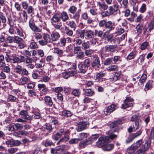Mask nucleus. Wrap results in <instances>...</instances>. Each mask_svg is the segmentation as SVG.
Returning a JSON list of instances; mask_svg holds the SVG:
<instances>
[{
  "label": "nucleus",
  "mask_w": 154,
  "mask_h": 154,
  "mask_svg": "<svg viewBox=\"0 0 154 154\" xmlns=\"http://www.w3.org/2000/svg\"><path fill=\"white\" fill-rule=\"evenodd\" d=\"M139 147H140V149L134 154H144L148 148V143L147 142L143 143L141 140H138L136 143L131 145L127 149V152L129 154H132Z\"/></svg>",
  "instance_id": "1"
},
{
  "label": "nucleus",
  "mask_w": 154,
  "mask_h": 154,
  "mask_svg": "<svg viewBox=\"0 0 154 154\" xmlns=\"http://www.w3.org/2000/svg\"><path fill=\"white\" fill-rule=\"evenodd\" d=\"M29 25L31 30L34 32L33 33V37L37 40L40 39L42 37V35L39 33L42 31V29L35 25L33 20L30 19L29 21Z\"/></svg>",
  "instance_id": "2"
},
{
  "label": "nucleus",
  "mask_w": 154,
  "mask_h": 154,
  "mask_svg": "<svg viewBox=\"0 0 154 154\" xmlns=\"http://www.w3.org/2000/svg\"><path fill=\"white\" fill-rule=\"evenodd\" d=\"M121 8L117 2H115L112 6H110L108 8V10L103 12L102 14L103 17H109L110 15H115L119 9Z\"/></svg>",
  "instance_id": "3"
},
{
  "label": "nucleus",
  "mask_w": 154,
  "mask_h": 154,
  "mask_svg": "<svg viewBox=\"0 0 154 154\" xmlns=\"http://www.w3.org/2000/svg\"><path fill=\"white\" fill-rule=\"evenodd\" d=\"M60 17V14L57 13L53 15L51 19L52 25L55 30H61L63 28L62 23L59 22L61 20Z\"/></svg>",
  "instance_id": "4"
},
{
  "label": "nucleus",
  "mask_w": 154,
  "mask_h": 154,
  "mask_svg": "<svg viewBox=\"0 0 154 154\" xmlns=\"http://www.w3.org/2000/svg\"><path fill=\"white\" fill-rule=\"evenodd\" d=\"M79 37L82 39L92 38L94 37V32L91 30L83 29L79 33Z\"/></svg>",
  "instance_id": "5"
},
{
  "label": "nucleus",
  "mask_w": 154,
  "mask_h": 154,
  "mask_svg": "<svg viewBox=\"0 0 154 154\" xmlns=\"http://www.w3.org/2000/svg\"><path fill=\"white\" fill-rule=\"evenodd\" d=\"M117 137V134L114 132H111L110 133L109 137L106 136L100 138L98 141V143L102 145V144L105 142H109L110 139L112 140L116 138Z\"/></svg>",
  "instance_id": "6"
},
{
  "label": "nucleus",
  "mask_w": 154,
  "mask_h": 154,
  "mask_svg": "<svg viewBox=\"0 0 154 154\" xmlns=\"http://www.w3.org/2000/svg\"><path fill=\"white\" fill-rule=\"evenodd\" d=\"M116 24L115 23L111 21H107L105 25V28L108 30L104 33V35L107 36L108 35L110 32L116 29Z\"/></svg>",
  "instance_id": "7"
},
{
  "label": "nucleus",
  "mask_w": 154,
  "mask_h": 154,
  "mask_svg": "<svg viewBox=\"0 0 154 154\" xmlns=\"http://www.w3.org/2000/svg\"><path fill=\"white\" fill-rule=\"evenodd\" d=\"M42 37V39L39 41V44L42 46L47 44L48 43L51 42V39L50 35L47 33H44Z\"/></svg>",
  "instance_id": "8"
},
{
  "label": "nucleus",
  "mask_w": 154,
  "mask_h": 154,
  "mask_svg": "<svg viewBox=\"0 0 154 154\" xmlns=\"http://www.w3.org/2000/svg\"><path fill=\"white\" fill-rule=\"evenodd\" d=\"M131 121H134V124H133V128L135 130H137L139 126L141 124V120L139 117L137 115H133L131 118Z\"/></svg>",
  "instance_id": "9"
},
{
  "label": "nucleus",
  "mask_w": 154,
  "mask_h": 154,
  "mask_svg": "<svg viewBox=\"0 0 154 154\" xmlns=\"http://www.w3.org/2000/svg\"><path fill=\"white\" fill-rule=\"evenodd\" d=\"M134 100L131 97H127L124 100L122 105V108L126 109L127 108L133 106Z\"/></svg>",
  "instance_id": "10"
},
{
  "label": "nucleus",
  "mask_w": 154,
  "mask_h": 154,
  "mask_svg": "<svg viewBox=\"0 0 154 154\" xmlns=\"http://www.w3.org/2000/svg\"><path fill=\"white\" fill-rule=\"evenodd\" d=\"M6 144L8 147L17 146L20 145L21 143L19 141L14 140L13 139L9 137L7 139Z\"/></svg>",
  "instance_id": "11"
},
{
  "label": "nucleus",
  "mask_w": 154,
  "mask_h": 154,
  "mask_svg": "<svg viewBox=\"0 0 154 154\" xmlns=\"http://www.w3.org/2000/svg\"><path fill=\"white\" fill-rule=\"evenodd\" d=\"M109 142H105L102 145L98 143V141L96 143L97 145H99L100 146H102V149L105 151H110L114 147V145L112 144L108 143Z\"/></svg>",
  "instance_id": "12"
},
{
  "label": "nucleus",
  "mask_w": 154,
  "mask_h": 154,
  "mask_svg": "<svg viewBox=\"0 0 154 154\" xmlns=\"http://www.w3.org/2000/svg\"><path fill=\"white\" fill-rule=\"evenodd\" d=\"M19 115L21 116V118L26 120H31L32 118L29 115V112L26 110H22L19 112Z\"/></svg>",
  "instance_id": "13"
},
{
  "label": "nucleus",
  "mask_w": 154,
  "mask_h": 154,
  "mask_svg": "<svg viewBox=\"0 0 154 154\" xmlns=\"http://www.w3.org/2000/svg\"><path fill=\"white\" fill-rule=\"evenodd\" d=\"M116 46L115 45L106 46L104 48V54H108L109 53L113 52L115 51Z\"/></svg>",
  "instance_id": "14"
},
{
  "label": "nucleus",
  "mask_w": 154,
  "mask_h": 154,
  "mask_svg": "<svg viewBox=\"0 0 154 154\" xmlns=\"http://www.w3.org/2000/svg\"><path fill=\"white\" fill-rule=\"evenodd\" d=\"M19 14L20 15L19 18L20 21L22 23L26 22L28 17L27 12L25 10H23L21 12H20Z\"/></svg>",
  "instance_id": "15"
},
{
  "label": "nucleus",
  "mask_w": 154,
  "mask_h": 154,
  "mask_svg": "<svg viewBox=\"0 0 154 154\" xmlns=\"http://www.w3.org/2000/svg\"><path fill=\"white\" fill-rule=\"evenodd\" d=\"M91 66L94 68L96 70H98L100 67V64L99 59L98 57H96L94 58L91 62Z\"/></svg>",
  "instance_id": "16"
},
{
  "label": "nucleus",
  "mask_w": 154,
  "mask_h": 154,
  "mask_svg": "<svg viewBox=\"0 0 154 154\" xmlns=\"http://www.w3.org/2000/svg\"><path fill=\"white\" fill-rule=\"evenodd\" d=\"M14 42L18 45V47L20 48H23L24 47L25 45L23 42V39L18 36L14 37Z\"/></svg>",
  "instance_id": "17"
},
{
  "label": "nucleus",
  "mask_w": 154,
  "mask_h": 154,
  "mask_svg": "<svg viewBox=\"0 0 154 154\" xmlns=\"http://www.w3.org/2000/svg\"><path fill=\"white\" fill-rule=\"evenodd\" d=\"M88 122H79L78 125L77 131H81L86 129L88 125Z\"/></svg>",
  "instance_id": "18"
},
{
  "label": "nucleus",
  "mask_w": 154,
  "mask_h": 154,
  "mask_svg": "<svg viewBox=\"0 0 154 154\" xmlns=\"http://www.w3.org/2000/svg\"><path fill=\"white\" fill-rule=\"evenodd\" d=\"M60 19L63 22H66L69 19V17L67 12L65 11H63L60 14Z\"/></svg>",
  "instance_id": "19"
},
{
  "label": "nucleus",
  "mask_w": 154,
  "mask_h": 154,
  "mask_svg": "<svg viewBox=\"0 0 154 154\" xmlns=\"http://www.w3.org/2000/svg\"><path fill=\"white\" fill-rule=\"evenodd\" d=\"M43 101L45 104L49 106H51L53 105V102L51 98L50 97L48 96L44 97Z\"/></svg>",
  "instance_id": "20"
},
{
  "label": "nucleus",
  "mask_w": 154,
  "mask_h": 154,
  "mask_svg": "<svg viewBox=\"0 0 154 154\" xmlns=\"http://www.w3.org/2000/svg\"><path fill=\"white\" fill-rule=\"evenodd\" d=\"M60 38V35L57 32H52L51 35V41H56L59 39Z\"/></svg>",
  "instance_id": "21"
},
{
  "label": "nucleus",
  "mask_w": 154,
  "mask_h": 154,
  "mask_svg": "<svg viewBox=\"0 0 154 154\" xmlns=\"http://www.w3.org/2000/svg\"><path fill=\"white\" fill-rule=\"evenodd\" d=\"M28 80V77L22 76L18 80V83L19 85H23L26 84Z\"/></svg>",
  "instance_id": "22"
},
{
  "label": "nucleus",
  "mask_w": 154,
  "mask_h": 154,
  "mask_svg": "<svg viewBox=\"0 0 154 154\" xmlns=\"http://www.w3.org/2000/svg\"><path fill=\"white\" fill-rule=\"evenodd\" d=\"M28 132L24 131H20L18 132L14 133L13 135L15 136L20 137L21 136H25L28 135Z\"/></svg>",
  "instance_id": "23"
},
{
  "label": "nucleus",
  "mask_w": 154,
  "mask_h": 154,
  "mask_svg": "<svg viewBox=\"0 0 154 154\" xmlns=\"http://www.w3.org/2000/svg\"><path fill=\"white\" fill-rule=\"evenodd\" d=\"M97 5L100 9L104 11L107 10L109 8L108 5L104 2H98Z\"/></svg>",
  "instance_id": "24"
},
{
  "label": "nucleus",
  "mask_w": 154,
  "mask_h": 154,
  "mask_svg": "<svg viewBox=\"0 0 154 154\" xmlns=\"http://www.w3.org/2000/svg\"><path fill=\"white\" fill-rule=\"evenodd\" d=\"M79 72L85 73L87 69L82 62H79L78 66Z\"/></svg>",
  "instance_id": "25"
},
{
  "label": "nucleus",
  "mask_w": 154,
  "mask_h": 154,
  "mask_svg": "<svg viewBox=\"0 0 154 154\" xmlns=\"http://www.w3.org/2000/svg\"><path fill=\"white\" fill-rule=\"evenodd\" d=\"M85 94L88 96H91L94 94V91L91 89H85L83 90Z\"/></svg>",
  "instance_id": "26"
},
{
  "label": "nucleus",
  "mask_w": 154,
  "mask_h": 154,
  "mask_svg": "<svg viewBox=\"0 0 154 154\" xmlns=\"http://www.w3.org/2000/svg\"><path fill=\"white\" fill-rule=\"evenodd\" d=\"M147 28L148 29L147 35H149V33L154 29V20H152L148 24Z\"/></svg>",
  "instance_id": "27"
},
{
  "label": "nucleus",
  "mask_w": 154,
  "mask_h": 154,
  "mask_svg": "<svg viewBox=\"0 0 154 154\" xmlns=\"http://www.w3.org/2000/svg\"><path fill=\"white\" fill-rule=\"evenodd\" d=\"M43 128L45 131H48V132L47 133V135L49 133L52 132L53 130V128L50 124H47L44 125L43 126Z\"/></svg>",
  "instance_id": "28"
},
{
  "label": "nucleus",
  "mask_w": 154,
  "mask_h": 154,
  "mask_svg": "<svg viewBox=\"0 0 154 154\" xmlns=\"http://www.w3.org/2000/svg\"><path fill=\"white\" fill-rule=\"evenodd\" d=\"M64 31L66 35L69 36L70 37L72 36L73 33V31L66 26H65Z\"/></svg>",
  "instance_id": "29"
},
{
  "label": "nucleus",
  "mask_w": 154,
  "mask_h": 154,
  "mask_svg": "<svg viewBox=\"0 0 154 154\" xmlns=\"http://www.w3.org/2000/svg\"><path fill=\"white\" fill-rule=\"evenodd\" d=\"M59 113L60 115L66 117H70L72 115V114L70 111L67 110L60 112Z\"/></svg>",
  "instance_id": "30"
},
{
  "label": "nucleus",
  "mask_w": 154,
  "mask_h": 154,
  "mask_svg": "<svg viewBox=\"0 0 154 154\" xmlns=\"http://www.w3.org/2000/svg\"><path fill=\"white\" fill-rule=\"evenodd\" d=\"M66 24L72 29H75L76 27V25L75 21L71 20L69 21H66Z\"/></svg>",
  "instance_id": "31"
},
{
  "label": "nucleus",
  "mask_w": 154,
  "mask_h": 154,
  "mask_svg": "<svg viewBox=\"0 0 154 154\" xmlns=\"http://www.w3.org/2000/svg\"><path fill=\"white\" fill-rule=\"evenodd\" d=\"M137 54L136 51H134L131 52L127 57V60H130L134 59Z\"/></svg>",
  "instance_id": "32"
},
{
  "label": "nucleus",
  "mask_w": 154,
  "mask_h": 154,
  "mask_svg": "<svg viewBox=\"0 0 154 154\" xmlns=\"http://www.w3.org/2000/svg\"><path fill=\"white\" fill-rule=\"evenodd\" d=\"M81 12V10L79 9L77 11L76 13L75 12L73 16V18L74 19L76 22H78L79 21Z\"/></svg>",
  "instance_id": "33"
},
{
  "label": "nucleus",
  "mask_w": 154,
  "mask_h": 154,
  "mask_svg": "<svg viewBox=\"0 0 154 154\" xmlns=\"http://www.w3.org/2000/svg\"><path fill=\"white\" fill-rule=\"evenodd\" d=\"M51 153H52L55 154L57 153L58 154H63V149H56L54 148H51Z\"/></svg>",
  "instance_id": "34"
},
{
  "label": "nucleus",
  "mask_w": 154,
  "mask_h": 154,
  "mask_svg": "<svg viewBox=\"0 0 154 154\" xmlns=\"http://www.w3.org/2000/svg\"><path fill=\"white\" fill-rule=\"evenodd\" d=\"M91 143V142L87 139L81 142L79 144V146L81 148H83L86 145Z\"/></svg>",
  "instance_id": "35"
},
{
  "label": "nucleus",
  "mask_w": 154,
  "mask_h": 154,
  "mask_svg": "<svg viewBox=\"0 0 154 154\" xmlns=\"http://www.w3.org/2000/svg\"><path fill=\"white\" fill-rule=\"evenodd\" d=\"M8 20L9 22V24L10 26L9 29V32L11 34H13L14 32V29L13 27L14 24L11 23V19L9 18H8Z\"/></svg>",
  "instance_id": "36"
},
{
  "label": "nucleus",
  "mask_w": 154,
  "mask_h": 154,
  "mask_svg": "<svg viewBox=\"0 0 154 154\" xmlns=\"http://www.w3.org/2000/svg\"><path fill=\"white\" fill-rule=\"evenodd\" d=\"M91 44L90 42L88 41H87L86 42H84L82 43V49L85 50L89 48Z\"/></svg>",
  "instance_id": "37"
},
{
  "label": "nucleus",
  "mask_w": 154,
  "mask_h": 154,
  "mask_svg": "<svg viewBox=\"0 0 154 154\" xmlns=\"http://www.w3.org/2000/svg\"><path fill=\"white\" fill-rule=\"evenodd\" d=\"M128 0H123L122 1V4H121L120 6L121 8L126 9L128 7Z\"/></svg>",
  "instance_id": "38"
},
{
  "label": "nucleus",
  "mask_w": 154,
  "mask_h": 154,
  "mask_svg": "<svg viewBox=\"0 0 154 154\" xmlns=\"http://www.w3.org/2000/svg\"><path fill=\"white\" fill-rule=\"evenodd\" d=\"M23 68L21 66L17 65L14 69V71L15 72L19 74H21Z\"/></svg>",
  "instance_id": "39"
},
{
  "label": "nucleus",
  "mask_w": 154,
  "mask_h": 154,
  "mask_svg": "<svg viewBox=\"0 0 154 154\" xmlns=\"http://www.w3.org/2000/svg\"><path fill=\"white\" fill-rule=\"evenodd\" d=\"M54 53L60 56H61L63 53L62 50H61L57 48H54Z\"/></svg>",
  "instance_id": "40"
},
{
  "label": "nucleus",
  "mask_w": 154,
  "mask_h": 154,
  "mask_svg": "<svg viewBox=\"0 0 154 154\" xmlns=\"http://www.w3.org/2000/svg\"><path fill=\"white\" fill-rule=\"evenodd\" d=\"M69 138V136L68 135H66L60 139V140L57 142V144H59L61 142H65L67 141Z\"/></svg>",
  "instance_id": "41"
},
{
  "label": "nucleus",
  "mask_w": 154,
  "mask_h": 154,
  "mask_svg": "<svg viewBox=\"0 0 154 154\" xmlns=\"http://www.w3.org/2000/svg\"><path fill=\"white\" fill-rule=\"evenodd\" d=\"M105 75V73H103L102 72L97 73L95 76V79L96 80H99L103 77Z\"/></svg>",
  "instance_id": "42"
},
{
  "label": "nucleus",
  "mask_w": 154,
  "mask_h": 154,
  "mask_svg": "<svg viewBox=\"0 0 154 154\" xmlns=\"http://www.w3.org/2000/svg\"><path fill=\"white\" fill-rule=\"evenodd\" d=\"M88 136V134L86 133H81L79 135L78 138L80 141L82 140L85 138H86Z\"/></svg>",
  "instance_id": "43"
},
{
  "label": "nucleus",
  "mask_w": 154,
  "mask_h": 154,
  "mask_svg": "<svg viewBox=\"0 0 154 154\" xmlns=\"http://www.w3.org/2000/svg\"><path fill=\"white\" fill-rule=\"evenodd\" d=\"M118 70V67L116 65H111L107 68V70L109 71H117Z\"/></svg>",
  "instance_id": "44"
},
{
  "label": "nucleus",
  "mask_w": 154,
  "mask_h": 154,
  "mask_svg": "<svg viewBox=\"0 0 154 154\" xmlns=\"http://www.w3.org/2000/svg\"><path fill=\"white\" fill-rule=\"evenodd\" d=\"M121 123V121L120 120H117L116 121H114L110 124V127L112 128H115Z\"/></svg>",
  "instance_id": "45"
},
{
  "label": "nucleus",
  "mask_w": 154,
  "mask_h": 154,
  "mask_svg": "<svg viewBox=\"0 0 154 154\" xmlns=\"http://www.w3.org/2000/svg\"><path fill=\"white\" fill-rule=\"evenodd\" d=\"M72 94L75 97H79L81 94L79 89H75L72 92Z\"/></svg>",
  "instance_id": "46"
},
{
  "label": "nucleus",
  "mask_w": 154,
  "mask_h": 154,
  "mask_svg": "<svg viewBox=\"0 0 154 154\" xmlns=\"http://www.w3.org/2000/svg\"><path fill=\"white\" fill-rule=\"evenodd\" d=\"M77 10V8L74 6H72L70 7L68 11L69 12L72 14H74L76 12Z\"/></svg>",
  "instance_id": "47"
},
{
  "label": "nucleus",
  "mask_w": 154,
  "mask_h": 154,
  "mask_svg": "<svg viewBox=\"0 0 154 154\" xmlns=\"http://www.w3.org/2000/svg\"><path fill=\"white\" fill-rule=\"evenodd\" d=\"M136 15V14L134 12H132L131 14L130 17L127 19V20L131 22H133L134 20V19Z\"/></svg>",
  "instance_id": "48"
},
{
  "label": "nucleus",
  "mask_w": 154,
  "mask_h": 154,
  "mask_svg": "<svg viewBox=\"0 0 154 154\" xmlns=\"http://www.w3.org/2000/svg\"><path fill=\"white\" fill-rule=\"evenodd\" d=\"M76 55V58L77 59H82L84 58V52L82 51H80L79 52L77 53Z\"/></svg>",
  "instance_id": "49"
},
{
  "label": "nucleus",
  "mask_w": 154,
  "mask_h": 154,
  "mask_svg": "<svg viewBox=\"0 0 154 154\" xmlns=\"http://www.w3.org/2000/svg\"><path fill=\"white\" fill-rule=\"evenodd\" d=\"M149 46V43L146 41L140 45V48L142 50L145 49Z\"/></svg>",
  "instance_id": "50"
},
{
  "label": "nucleus",
  "mask_w": 154,
  "mask_h": 154,
  "mask_svg": "<svg viewBox=\"0 0 154 154\" xmlns=\"http://www.w3.org/2000/svg\"><path fill=\"white\" fill-rule=\"evenodd\" d=\"M113 58L112 57L106 59L104 62V64L105 65H108L112 63Z\"/></svg>",
  "instance_id": "51"
},
{
  "label": "nucleus",
  "mask_w": 154,
  "mask_h": 154,
  "mask_svg": "<svg viewBox=\"0 0 154 154\" xmlns=\"http://www.w3.org/2000/svg\"><path fill=\"white\" fill-rule=\"evenodd\" d=\"M18 149L16 148H9L8 150V152L9 154H13L16 152L17 151Z\"/></svg>",
  "instance_id": "52"
},
{
  "label": "nucleus",
  "mask_w": 154,
  "mask_h": 154,
  "mask_svg": "<svg viewBox=\"0 0 154 154\" xmlns=\"http://www.w3.org/2000/svg\"><path fill=\"white\" fill-rule=\"evenodd\" d=\"M1 69L3 71L8 73L10 72L11 70L10 68L8 65L5 66L3 68H1Z\"/></svg>",
  "instance_id": "53"
},
{
  "label": "nucleus",
  "mask_w": 154,
  "mask_h": 154,
  "mask_svg": "<svg viewBox=\"0 0 154 154\" xmlns=\"http://www.w3.org/2000/svg\"><path fill=\"white\" fill-rule=\"evenodd\" d=\"M103 34V32L101 30L98 31L97 30H95L94 34L99 37L101 38L102 37Z\"/></svg>",
  "instance_id": "54"
},
{
  "label": "nucleus",
  "mask_w": 154,
  "mask_h": 154,
  "mask_svg": "<svg viewBox=\"0 0 154 154\" xmlns=\"http://www.w3.org/2000/svg\"><path fill=\"white\" fill-rule=\"evenodd\" d=\"M99 137V135L98 134H95L92 135L88 139L89 141H90L91 143V141L97 139Z\"/></svg>",
  "instance_id": "55"
},
{
  "label": "nucleus",
  "mask_w": 154,
  "mask_h": 154,
  "mask_svg": "<svg viewBox=\"0 0 154 154\" xmlns=\"http://www.w3.org/2000/svg\"><path fill=\"white\" fill-rule=\"evenodd\" d=\"M29 46L31 49H35L38 48V46L35 42H31L29 44Z\"/></svg>",
  "instance_id": "56"
},
{
  "label": "nucleus",
  "mask_w": 154,
  "mask_h": 154,
  "mask_svg": "<svg viewBox=\"0 0 154 154\" xmlns=\"http://www.w3.org/2000/svg\"><path fill=\"white\" fill-rule=\"evenodd\" d=\"M79 141L78 138H75L71 139L69 141V143L70 144H77L78 143Z\"/></svg>",
  "instance_id": "57"
},
{
  "label": "nucleus",
  "mask_w": 154,
  "mask_h": 154,
  "mask_svg": "<svg viewBox=\"0 0 154 154\" xmlns=\"http://www.w3.org/2000/svg\"><path fill=\"white\" fill-rule=\"evenodd\" d=\"M137 33L138 35H140L142 32V27L140 24L137 25L136 27Z\"/></svg>",
  "instance_id": "58"
},
{
  "label": "nucleus",
  "mask_w": 154,
  "mask_h": 154,
  "mask_svg": "<svg viewBox=\"0 0 154 154\" xmlns=\"http://www.w3.org/2000/svg\"><path fill=\"white\" fill-rule=\"evenodd\" d=\"M83 65L87 68L90 65V63L89 59H86L83 62Z\"/></svg>",
  "instance_id": "59"
},
{
  "label": "nucleus",
  "mask_w": 154,
  "mask_h": 154,
  "mask_svg": "<svg viewBox=\"0 0 154 154\" xmlns=\"http://www.w3.org/2000/svg\"><path fill=\"white\" fill-rule=\"evenodd\" d=\"M28 94L29 96H35L37 95V92L33 90H29L28 91Z\"/></svg>",
  "instance_id": "60"
},
{
  "label": "nucleus",
  "mask_w": 154,
  "mask_h": 154,
  "mask_svg": "<svg viewBox=\"0 0 154 154\" xmlns=\"http://www.w3.org/2000/svg\"><path fill=\"white\" fill-rule=\"evenodd\" d=\"M89 12L90 14L93 16H97L98 14L97 10L96 9H90Z\"/></svg>",
  "instance_id": "61"
},
{
  "label": "nucleus",
  "mask_w": 154,
  "mask_h": 154,
  "mask_svg": "<svg viewBox=\"0 0 154 154\" xmlns=\"http://www.w3.org/2000/svg\"><path fill=\"white\" fill-rule=\"evenodd\" d=\"M21 53L26 57L30 56L31 55L30 52L29 51L26 50H24L22 51Z\"/></svg>",
  "instance_id": "62"
},
{
  "label": "nucleus",
  "mask_w": 154,
  "mask_h": 154,
  "mask_svg": "<svg viewBox=\"0 0 154 154\" xmlns=\"http://www.w3.org/2000/svg\"><path fill=\"white\" fill-rule=\"evenodd\" d=\"M8 100L9 101L12 102H17L18 99L13 96L10 95L8 96Z\"/></svg>",
  "instance_id": "63"
},
{
  "label": "nucleus",
  "mask_w": 154,
  "mask_h": 154,
  "mask_svg": "<svg viewBox=\"0 0 154 154\" xmlns=\"http://www.w3.org/2000/svg\"><path fill=\"white\" fill-rule=\"evenodd\" d=\"M62 136L58 132H57L56 134L52 136L53 139L56 140H58Z\"/></svg>",
  "instance_id": "64"
}]
</instances>
